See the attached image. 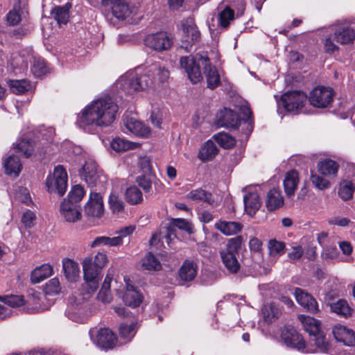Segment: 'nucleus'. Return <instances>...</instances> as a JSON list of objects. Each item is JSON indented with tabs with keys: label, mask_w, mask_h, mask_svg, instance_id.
<instances>
[{
	"label": "nucleus",
	"mask_w": 355,
	"mask_h": 355,
	"mask_svg": "<svg viewBox=\"0 0 355 355\" xmlns=\"http://www.w3.org/2000/svg\"><path fill=\"white\" fill-rule=\"evenodd\" d=\"M137 182L139 187H141L146 193L149 192L151 190L152 180L150 176H139L137 179Z\"/></svg>",
	"instance_id": "nucleus-60"
},
{
	"label": "nucleus",
	"mask_w": 355,
	"mask_h": 355,
	"mask_svg": "<svg viewBox=\"0 0 355 355\" xmlns=\"http://www.w3.org/2000/svg\"><path fill=\"white\" fill-rule=\"evenodd\" d=\"M332 312L344 318L351 316L352 309L345 300L340 299L329 304Z\"/></svg>",
	"instance_id": "nucleus-36"
},
{
	"label": "nucleus",
	"mask_w": 355,
	"mask_h": 355,
	"mask_svg": "<svg viewBox=\"0 0 355 355\" xmlns=\"http://www.w3.org/2000/svg\"><path fill=\"white\" fill-rule=\"evenodd\" d=\"M114 275V270L109 268L101 288L98 294V298L103 303H110L112 300L110 288Z\"/></svg>",
	"instance_id": "nucleus-24"
},
{
	"label": "nucleus",
	"mask_w": 355,
	"mask_h": 355,
	"mask_svg": "<svg viewBox=\"0 0 355 355\" xmlns=\"http://www.w3.org/2000/svg\"><path fill=\"white\" fill-rule=\"evenodd\" d=\"M103 198L99 193L91 191L89 199L85 207V214L92 217H101L103 214Z\"/></svg>",
	"instance_id": "nucleus-14"
},
{
	"label": "nucleus",
	"mask_w": 355,
	"mask_h": 355,
	"mask_svg": "<svg viewBox=\"0 0 355 355\" xmlns=\"http://www.w3.org/2000/svg\"><path fill=\"white\" fill-rule=\"evenodd\" d=\"M125 196L126 201L131 205L139 204L143 200L142 193L136 186L128 188L126 189Z\"/></svg>",
	"instance_id": "nucleus-41"
},
{
	"label": "nucleus",
	"mask_w": 355,
	"mask_h": 355,
	"mask_svg": "<svg viewBox=\"0 0 355 355\" xmlns=\"http://www.w3.org/2000/svg\"><path fill=\"white\" fill-rule=\"evenodd\" d=\"M197 265L191 260H185L179 270L181 280L190 282L194 279L197 275Z\"/></svg>",
	"instance_id": "nucleus-27"
},
{
	"label": "nucleus",
	"mask_w": 355,
	"mask_h": 355,
	"mask_svg": "<svg viewBox=\"0 0 355 355\" xmlns=\"http://www.w3.org/2000/svg\"><path fill=\"white\" fill-rule=\"evenodd\" d=\"M145 45L157 51L168 50L172 44V38L167 33L160 31L148 34L144 39Z\"/></svg>",
	"instance_id": "nucleus-10"
},
{
	"label": "nucleus",
	"mask_w": 355,
	"mask_h": 355,
	"mask_svg": "<svg viewBox=\"0 0 355 355\" xmlns=\"http://www.w3.org/2000/svg\"><path fill=\"white\" fill-rule=\"evenodd\" d=\"M82 209L78 204L67 201L64 199L60 205L61 216L66 221L75 223L81 218Z\"/></svg>",
	"instance_id": "nucleus-15"
},
{
	"label": "nucleus",
	"mask_w": 355,
	"mask_h": 355,
	"mask_svg": "<svg viewBox=\"0 0 355 355\" xmlns=\"http://www.w3.org/2000/svg\"><path fill=\"white\" fill-rule=\"evenodd\" d=\"M0 300L9 307H18L24 304V300L19 295L0 296Z\"/></svg>",
	"instance_id": "nucleus-49"
},
{
	"label": "nucleus",
	"mask_w": 355,
	"mask_h": 355,
	"mask_svg": "<svg viewBox=\"0 0 355 355\" xmlns=\"http://www.w3.org/2000/svg\"><path fill=\"white\" fill-rule=\"evenodd\" d=\"M48 69L46 62L41 58H34L31 71L35 77H41L46 73Z\"/></svg>",
	"instance_id": "nucleus-45"
},
{
	"label": "nucleus",
	"mask_w": 355,
	"mask_h": 355,
	"mask_svg": "<svg viewBox=\"0 0 355 355\" xmlns=\"http://www.w3.org/2000/svg\"><path fill=\"white\" fill-rule=\"evenodd\" d=\"M36 216L33 211L26 210L22 216L21 222L26 227H31L34 225Z\"/></svg>",
	"instance_id": "nucleus-61"
},
{
	"label": "nucleus",
	"mask_w": 355,
	"mask_h": 355,
	"mask_svg": "<svg viewBox=\"0 0 355 355\" xmlns=\"http://www.w3.org/2000/svg\"><path fill=\"white\" fill-rule=\"evenodd\" d=\"M295 300L304 309H306L311 313L315 314L319 311V306L315 299L304 292L300 288H296L294 293Z\"/></svg>",
	"instance_id": "nucleus-16"
},
{
	"label": "nucleus",
	"mask_w": 355,
	"mask_h": 355,
	"mask_svg": "<svg viewBox=\"0 0 355 355\" xmlns=\"http://www.w3.org/2000/svg\"><path fill=\"white\" fill-rule=\"evenodd\" d=\"M215 227L226 236L235 235L243 229V225L239 222L220 220L215 223Z\"/></svg>",
	"instance_id": "nucleus-23"
},
{
	"label": "nucleus",
	"mask_w": 355,
	"mask_h": 355,
	"mask_svg": "<svg viewBox=\"0 0 355 355\" xmlns=\"http://www.w3.org/2000/svg\"><path fill=\"white\" fill-rule=\"evenodd\" d=\"M241 112L243 114L244 123L246 125V135H249L253 130V121L252 119V112L250 108L247 105H243L241 107Z\"/></svg>",
	"instance_id": "nucleus-50"
},
{
	"label": "nucleus",
	"mask_w": 355,
	"mask_h": 355,
	"mask_svg": "<svg viewBox=\"0 0 355 355\" xmlns=\"http://www.w3.org/2000/svg\"><path fill=\"white\" fill-rule=\"evenodd\" d=\"M302 322L304 329L310 334V336H313L321 331L320 322L312 317H303Z\"/></svg>",
	"instance_id": "nucleus-42"
},
{
	"label": "nucleus",
	"mask_w": 355,
	"mask_h": 355,
	"mask_svg": "<svg viewBox=\"0 0 355 355\" xmlns=\"http://www.w3.org/2000/svg\"><path fill=\"white\" fill-rule=\"evenodd\" d=\"M123 123L127 130L136 136L146 137L150 134V128L135 118L125 117Z\"/></svg>",
	"instance_id": "nucleus-18"
},
{
	"label": "nucleus",
	"mask_w": 355,
	"mask_h": 355,
	"mask_svg": "<svg viewBox=\"0 0 355 355\" xmlns=\"http://www.w3.org/2000/svg\"><path fill=\"white\" fill-rule=\"evenodd\" d=\"M90 338L97 346L103 349H111L116 343V338L114 334L107 328H96L89 331Z\"/></svg>",
	"instance_id": "nucleus-8"
},
{
	"label": "nucleus",
	"mask_w": 355,
	"mask_h": 355,
	"mask_svg": "<svg viewBox=\"0 0 355 355\" xmlns=\"http://www.w3.org/2000/svg\"><path fill=\"white\" fill-rule=\"evenodd\" d=\"M284 205V198L279 189L273 188L267 193L266 205L269 211L279 209Z\"/></svg>",
	"instance_id": "nucleus-26"
},
{
	"label": "nucleus",
	"mask_w": 355,
	"mask_h": 355,
	"mask_svg": "<svg viewBox=\"0 0 355 355\" xmlns=\"http://www.w3.org/2000/svg\"><path fill=\"white\" fill-rule=\"evenodd\" d=\"M53 268L49 264H43L36 268L31 273V281L34 284L40 283L52 275Z\"/></svg>",
	"instance_id": "nucleus-38"
},
{
	"label": "nucleus",
	"mask_w": 355,
	"mask_h": 355,
	"mask_svg": "<svg viewBox=\"0 0 355 355\" xmlns=\"http://www.w3.org/2000/svg\"><path fill=\"white\" fill-rule=\"evenodd\" d=\"M311 180L313 184H314V186L320 190H324L327 189L330 185V183L327 180L320 177L317 174L312 173L311 175Z\"/></svg>",
	"instance_id": "nucleus-57"
},
{
	"label": "nucleus",
	"mask_w": 355,
	"mask_h": 355,
	"mask_svg": "<svg viewBox=\"0 0 355 355\" xmlns=\"http://www.w3.org/2000/svg\"><path fill=\"white\" fill-rule=\"evenodd\" d=\"M218 152V148L214 141L209 140L200 148L198 157L201 161L207 162L215 157Z\"/></svg>",
	"instance_id": "nucleus-33"
},
{
	"label": "nucleus",
	"mask_w": 355,
	"mask_h": 355,
	"mask_svg": "<svg viewBox=\"0 0 355 355\" xmlns=\"http://www.w3.org/2000/svg\"><path fill=\"white\" fill-rule=\"evenodd\" d=\"M62 268L66 278L70 282H75L79 277L80 269L74 261L64 259L62 261Z\"/></svg>",
	"instance_id": "nucleus-31"
},
{
	"label": "nucleus",
	"mask_w": 355,
	"mask_h": 355,
	"mask_svg": "<svg viewBox=\"0 0 355 355\" xmlns=\"http://www.w3.org/2000/svg\"><path fill=\"white\" fill-rule=\"evenodd\" d=\"M334 40L341 44L353 42L355 32L352 28L346 25L337 26L334 31Z\"/></svg>",
	"instance_id": "nucleus-21"
},
{
	"label": "nucleus",
	"mask_w": 355,
	"mask_h": 355,
	"mask_svg": "<svg viewBox=\"0 0 355 355\" xmlns=\"http://www.w3.org/2000/svg\"><path fill=\"white\" fill-rule=\"evenodd\" d=\"M153 78L152 69L138 67L122 76L119 81L134 91H143L153 85Z\"/></svg>",
	"instance_id": "nucleus-4"
},
{
	"label": "nucleus",
	"mask_w": 355,
	"mask_h": 355,
	"mask_svg": "<svg viewBox=\"0 0 355 355\" xmlns=\"http://www.w3.org/2000/svg\"><path fill=\"white\" fill-rule=\"evenodd\" d=\"M19 11V10H17L14 8L13 10H11L8 13L7 21L10 25L15 26L21 21V17Z\"/></svg>",
	"instance_id": "nucleus-62"
},
{
	"label": "nucleus",
	"mask_w": 355,
	"mask_h": 355,
	"mask_svg": "<svg viewBox=\"0 0 355 355\" xmlns=\"http://www.w3.org/2000/svg\"><path fill=\"white\" fill-rule=\"evenodd\" d=\"M304 254V250L300 245H294L291 248V251L288 254V257L291 261L300 259Z\"/></svg>",
	"instance_id": "nucleus-63"
},
{
	"label": "nucleus",
	"mask_w": 355,
	"mask_h": 355,
	"mask_svg": "<svg viewBox=\"0 0 355 355\" xmlns=\"http://www.w3.org/2000/svg\"><path fill=\"white\" fill-rule=\"evenodd\" d=\"M5 171L8 175L18 176L21 170V164L17 155H10L3 162Z\"/></svg>",
	"instance_id": "nucleus-34"
},
{
	"label": "nucleus",
	"mask_w": 355,
	"mask_h": 355,
	"mask_svg": "<svg viewBox=\"0 0 355 355\" xmlns=\"http://www.w3.org/2000/svg\"><path fill=\"white\" fill-rule=\"evenodd\" d=\"M216 119L217 124L220 127L236 128L241 123L237 114L230 109L220 110L217 113Z\"/></svg>",
	"instance_id": "nucleus-17"
},
{
	"label": "nucleus",
	"mask_w": 355,
	"mask_h": 355,
	"mask_svg": "<svg viewBox=\"0 0 355 355\" xmlns=\"http://www.w3.org/2000/svg\"><path fill=\"white\" fill-rule=\"evenodd\" d=\"M186 198L193 201H202L210 205L214 203L212 194L200 188L191 190L187 194Z\"/></svg>",
	"instance_id": "nucleus-32"
},
{
	"label": "nucleus",
	"mask_w": 355,
	"mask_h": 355,
	"mask_svg": "<svg viewBox=\"0 0 355 355\" xmlns=\"http://www.w3.org/2000/svg\"><path fill=\"white\" fill-rule=\"evenodd\" d=\"M334 95L331 88L317 87L310 92L309 101L315 107L324 108L332 103Z\"/></svg>",
	"instance_id": "nucleus-9"
},
{
	"label": "nucleus",
	"mask_w": 355,
	"mask_h": 355,
	"mask_svg": "<svg viewBox=\"0 0 355 355\" xmlns=\"http://www.w3.org/2000/svg\"><path fill=\"white\" fill-rule=\"evenodd\" d=\"M172 225L181 230H184L189 234L193 233V226L191 223L183 218H175L173 220Z\"/></svg>",
	"instance_id": "nucleus-56"
},
{
	"label": "nucleus",
	"mask_w": 355,
	"mask_h": 355,
	"mask_svg": "<svg viewBox=\"0 0 355 355\" xmlns=\"http://www.w3.org/2000/svg\"><path fill=\"white\" fill-rule=\"evenodd\" d=\"M111 146L116 152L125 151L132 148V143L125 139L116 137L112 141Z\"/></svg>",
	"instance_id": "nucleus-51"
},
{
	"label": "nucleus",
	"mask_w": 355,
	"mask_h": 355,
	"mask_svg": "<svg viewBox=\"0 0 355 355\" xmlns=\"http://www.w3.org/2000/svg\"><path fill=\"white\" fill-rule=\"evenodd\" d=\"M60 291V282L58 279L53 278L49 280L45 286V292L49 295L58 294Z\"/></svg>",
	"instance_id": "nucleus-58"
},
{
	"label": "nucleus",
	"mask_w": 355,
	"mask_h": 355,
	"mask_svg": "<svg viewBox=\"0 0 355 355\" xmlns=\"http://www.w3.org/2000/svg\"><path fill=\"white\" fill-rule=\"evenodd\" d=\"M18 150L23 153L26 157H29L34 150L33 142L27 139H21L17 144Z\"/></svg>",
	"instance_id": "nucleus-54"
},
{
	"label": "nucleus",
	"mask_w": 355,
	"mask_h": 355,
	"mask_svg": "<svg viewBox=\"0 0 355 355\" xmlns=\"http://www.w3.org/2000/svg\"><path fill=\"white\" fill-rule=\"evenodd\" d=\"M135 324L132 322L130 324H121L119 327L120 336L128 340H130L135 334Z\"/></svg>",
	"instance_id": "nucleus-53"
},
{
	"label": "nucleus",
	"mask_w": 355,
	"mask_h": 355,
	"mask_svg": "<svg viewBox=\"0 0 355 355\" xmlns=\"http://www.w3.org/2000/svg\"><path fill=\"white\" fill-rule=\"evenodd\" d=\"M306 95L299 91L288 92L282 95L281 103L287 112H300L306 101Z\"/></svg>",
	"instance_id": "nucleus-7"
},
{
	"label": "nucleus",
	"mask_w": 355,
	"mask_h": 355,
	"mask_svg": "<svg viewBox=\"0 0 355 355\" xmlns=\"http://www.w3.org/2000/svg\"><path fill=\"white\" fill-rule=\"evenodd\" d=\"M213 138L223 148H232L236 144L234 138L225 132H219L215 135Z\"/></svg>",
	"instance_id": "nucleus-44"
},
{
	"label": "nucleus",
	"mask_w": 355,
	"mask_h": 355,
	"mask_svg": "<svg viewBox=\"0 0 355 355\" xmlns=\"http://www.w3.org/2000/svg\"><path fill=\"white\" fill-rule=\"evenodd\" d=\"M46 185L50 193H58L60 196L64 194L67 188V175L63 166L55 167L53 173L47 177Z\"/></svg>",
	"instance_id": "nucleus-6"
},
{
	"label": "nucleus",
	"mask_w": 355,
	"mask_h": 355,
	"mask_svg": "<svg viewBox=\"0 0 355 355\" xmlns=\"http://www.w3.org/2000/svg\"><path fill=\"white\" fill-rule=\"evenodd\" d=\"M80 175L89 187H97L105 180V177L97 170L96 164L91 161L85 162Z\"/></svg>",
	"instance_id": "nucleus-12"
},
{
	"label": "nucleus",
	"mask_w": 355,
	"mask_h": 355,
	"mask_svg": "<svg viewBox=\"0 0 355 355\" xmlns=\"http://www.w3.org/2000/svg\"><path fill=\"white\" fill-rule=\"evenodd\" d=\"M334 36H329L324 40V48L326 53H332L338 50V46L333 42Z\"/></svg>",
	"instance_id": "nucleus-64"
},
{
	"label": "nucleus",
	"mask_w": 355,
	"mask_h": 355,
	"mask_svg": "<svg viewBox=\"0 0 355 355\" xmlns=\"http://www.w3.org/2000/svg\"><path fill=\"white\" fill-rule=\"evenodd\" d=\"M142 266L148 270H159L162 268L159 260L151 252L148 253L142 259Z\"/></svg>",
	"instance_id": "nucleus-46"
},
{
	"label": "nucleus",
	"mask_w": 355,
	"mask_h": 355,
	"mask_svg": "<svg viewBox=\"0 0 355 355\" xmlns=\"http://www.w3.org/2000/svg\"><path fill=\"white\" fill-rule=\"evenodd\" d=\"M317 168L321 175L334 177L338 173L339 165L332 159H326L318 162Z\"/></svg>",
	"instance_id": "nucleus-30"
},
{
	"label": "nucleus",
	"mask_w": 355,
	"mask_h": 355,
	"mask_svg": "<svg viewBox=\"0 0 355 355\" xmlns=\"http://www.w3.org/2000/svg\"><path fill=\"white\" fill-rule=\"evenodd\" d=\"M150 69H152V73L153 75L155 72L157 73L159 80L162 83L165 82L169 77V71L165 67L153 65L150 67Z\"/></svg>",
	"instance_id": "nucleus-59"
},
{
	"label": "nucleus",
	"mask_w": 355,
	"mask_h": 355,
	"mask_svg": "<svg viewBox=\"0 0 355 355\" xmlns=\"http://www.w3.org/2000/svg\"><path fill=\"white\" fill-rule=\"evenodd\" d=\"M124 303L131 307H137L142 302V295L133 286L127 284L126 291L123 295Z\"/></svg>",
	"instance_id": "nucleus-25"
},
{
	"label": "nucleus",
	"mask_w": 355,
	"mask_h": 355,
	"mask_svg": "<svg viewBox=\"0 0 355 355\" xmlns=\"http://www.w3.org/2000/svg\"><path fill=\"white\" fill-rule=\"evenodd\" d=\"M180 64L193 84L200 83L203 78L200 67L201 64L203 66L207 87L210 89H214L220 85L218 71L215 66L211 64L207 56L197 55L196 58L183 56L180 58Z\"/></svg>",
	"instance_id": "nucleus-2"
},
{
	"label": "nucleus",
	"mask_w": 355,
	"mask_h": 355,
	"mask_svg": "<svg viewBox=\"0 0 355 355\" xmlns=\"http://www.w3.org/2000/svg\"><path fill=\"white\" fill-rule=\"evenodd\" d=\"M299 183V173L295 170L288 171L285 174L284 180V192L288 198L295 195V190Z\"/></svg>",
	"instance_id": "nucleus-22"
},
{
	"label": "nucleus",
	"mask_w": 355,
	"mask_h": 355,
	"mask_svg": "<svg viewBox=\"0 0 355 355\" xmlns=\"http://www.w3.org/2000/svg\"><path fill=\"white\" fill-rule=\"evenodd\" d=\"M243 201L245 210L251 216L254 215L261 207L259 195L255 192L248 193L245 195Z\"/></svg>",
	"instance_id": "nucleus-29"
},
{
	"label": "nucleus",
	"mask_w": 355,
	"mask_h": 355,
	"mask_svg": "<svg viewBox=\"0 0 355 355\" xmlns=\"http://www.w3.org/2000/svg\"><path fill=\"white\" fill-rule=\"evenodd\" d=\"M107 261L104 252H98L94 258L87 257L83 259L84 286L88 293H94L98 288L101 269L106 266Z\"/></svg>",
	"instance_id": "nucleus-3"
},
{
	"label": "nucleus",
	"mask_w": 355,
	"mask_h": 355,
	"mask_svg": "<svg viewBox=\"0 0 355 355\" xmlns=\"http://www.w3.org/2000/svg\"><path fill=\"white\" fill-rule=\"evenodd\" d=\"M281 339L288 347L297 350H304L306 348L305 341L297 330L291 326H284L282 329Z\"/></svg>",
	"instance_id": "nucleus-11"
},
{
	"label": "nucleus",
	"mask_w": 355,
	"mask_h": 355,
	"mask_svg": "<svg viewBox=\"0 0 355 355\" xmlns=\"http://www.w3.org/2000/svg\"><path fill=\"white\" fill-rule=\"evenodd\" d=\"M354 188L351 183L341 184L338 189V196L344 201L349 200L353 195Z\"/></svg>",
	"instance_id": "nucleus-55"
},
{
	"label": "nucleus",
	"mask_w": 355,
	"mask_h": 355,
	"mask_svg": "<svg viewBox=\"0 0 355 355\" xmlns=\"http://www.w3.org/2000/svg\"><path fill=\"white\" fill-rule=\"evenodd\" d=\"M234 8L232 6L224 4V3L218 6V9H221L218 14L219 23L221 26L227 28L230 24V21L234 19Z\"/></svg>",
	"instance_id": "nucleus-35"
},
{
	"label": "nucleus",
	"mask_w": 355,
	"mask_h": 355,
	"mask_svg": "<svg viewBox=\"0 0 355 355\" xmlns=\"http://www.w3.org/2000/svg\"><path fill=\"white\" fill-rule=\"evenodd\" d=\"M332 332L338 341L342 342L347 346L355 345V333L352 329L338 324L334 327Z\"/></svg>",
	"instance_id": "nucleus-20"
},
{
	"label": "nucleus",
	"mask_w": 355,
	"mask_h": 355,
	"mask_svg": "<svg viewBox=\"0 0 355 355\" xmlns=\"http://www.w3.org/2000/svg\"><path fill=\"white\" fill-rule=\"evenodd\" d=\"M8 85L10 91L16 94H24L31 88V85L26 80H10Z\"/></svg>",
	"instance_id": "nucleus-40"
},
{
	"label": "nucleus",
	"mask_w": 355,
	"mask_h": 355,
	"mask_svg": "<svg viewBox=\"0 0 355 355\" xmlns=\"http://www.w3.org/2000/svg\"><path fill=\"white\" fill-rule=\"evenodd\" d=\"M110 208L113 213H119L123 210L124 205L123 201L116 193H112L109 197Z\"/></svg>",
	"instance_id": "nucleus-52"
},
{
	"label": "nucleus",
	"mask_w": 355,
	"mask_h": 355,
	"mask_svg": "<svg viewBox=\"0 0 355 355\" xmlns=\"http://www.w3.org/2000/svg\"><path fill=\"white\" fill-rule=\"evenodd\" d=\"M110 10L112 15L120 20L128 18L133 12V8L125 0L119 1Z\"/></svg>",
	"instance_id": "nucleus-28"
},
{
	"label": "nucleus",
	"mask_w": 355,
	"mask_h": 355,
	"mask_svg": "<svg viewBox=\"0 0 355 355\" xmlns=\"http://www.w3.org/2000/svg\"><path fill=\"white\" fill-rule=\"evenodd\" d=\"M321 257L324 261L328 262H339L342 260L336 246L324 248Z\"/></svg>",
	"instance_id": "nucleus-43"
},
{
	"label": "nucleus",
	"mask_w": 355,
	"mask_h": 355,
	"mask_svg": "<svg viewBox=\"0 0 355 355\" xmlns=\"http://www.w3.org/2000/svg\"><path fill=\"white\" fill-rule=\"evenodd\" d=\"M181 24L184 36L187 37L186 41L191 43L199 41L200 33L193 17H188L183 19Z\"/></svg>",
	"instance_id": "nucleus-19"
},
{
	"label": "nucleus",
	"mask_w": 355,
	"mask_h": 355,
	"mask_svg": "<svg viewBox=\"0 0 355 355\" xmlns=\"http://www.w3.org/2000/svg\"><path fill=\"white\" fill-rule=\"evenodd\" d=\"M85 194V192L83 187L80 185H76L72 187L71 190L68 194L67 199L66 200L67 201L78 204V202L84 197Z\"/></svg>",
	"instance_id": "nucleus-47"
},
{
	"label": "nucleus",
	"mask_w": 355,
	"mask_h": 355,
	"mask_svg": "<svg viewBox=\"0 0 355 355\" xmlns=\"http://www.w3.org/2000/svg\"><path fill=\"white\" fill-rule=\"evenodd\" d=\"M243 239L242 236H236L227 240L225 248L220 251L222 262L229 272L235 274L241 265L236 255L241 249Z\"/></svg>",
	"instance_id": "nucleus-5"
},
{
	"label": "nucleus",
	"mask_w": 355,
	"mask_h": 355,
	"mask_svg": "<svg viewBox=\"0 0 355 355\" xmlns=\"http://www.w3.org/2000/svg\"><path fill=\"white\" fill-rule=\"evenodd\" d=\"M311 336V342L313 343L316 347L315 350L313 351V352L326 353L328 352L329 344L322 331Z\"/></svg>",
	"instance_id": "nucleus-39"
},
{
	"label": "nucleus",
	"mask_w": 355,
	"mask_h": 355,
	"mask_svg": "<svg viewBox=\"0 0 355 355\" xmlns=\"http://www.w3.org/2000/svg\"><path fill=\"white\" fill-rule=\"evenodd\" d=\"M71 7V3H67L62 6H55L51 11V15L59 25L66 24L68 22Z\"/></svg>",
	"instance_id": "nucleus-37"
},
{
	"label": "nucleus",
	"mask_w": 355,
	"mask_h": 355,
	"mask_svg": "<svg viewBox=\"0 0 355 355\" xmlns=\"http://www.w3.org/2000/svg\"><path fill=\"white\" fill-rule=\"evenodd\" d=\"M117 111L118 106L111 98H100L82 110L77 124L83 129L90 125L108 126L115 120Z\"/></svg>",
	"instance_id": "nucleus-1"
},
{
	"label": "nucleus",
	"mask_w": 355,
	"mask_h": 355,
	"mask_svg": "<svg viewBox=\"0 0 355 355\" xmlns=\"http://www.w3.org/2000/svg\"><path fill=\"white\" fill-rule=\"evenodd\" d=\"M268 250L270 256L277 257L282 255L284 253L285 244L275 239L270 240L268 242Z\"/></svg>",
	"instance_id": "nucleus-48"
},
{
	"label": "nucleus",
	"mask_w": 355,
	"mask_h": 355,
	"mask_svg": "<svg viewBox=\"0 0 355 355\" xmlns=\"http://www.w3.org/2000/svg\"><path fill=\"white\" fill-rule=\"evenodd\" d=\"M69 300V302L65 311L66 316L76 322H85L87 318L85 304L80 302V300L78 302L76 297L73 296L70 297Z\"/></svg>",
	"instance_id": "nucleus-13"
}]
</instances>
